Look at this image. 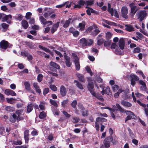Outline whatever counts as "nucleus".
<instances>
[{
  "instance_id": "603ef678",
  "label": "nucleus",
  "mask_w": 148,
  "mask_h": 148,
  "mask_svg": "<svg viewBox=\"0 0 148 148\" xmlns=\"http://www.w3.org/2000/svg\"><path fill=\"white\" fill-rule=\"evenodd\" d=\"M13 143L14 145H21L22 144V142L20 140H18L17 141H14Z\"/></svg>"
},
{
  "instance_id": "58836bf2",
  "label": "nucleus",
  "mask_w": 148,
  "mask_h": 148,
  "mask_svg": "<svg viewBox=\"0 0 148 148\" xmlns=\"http://www.w3.org/2000/svg\"><path fill=\"white\" fill-rule=\"evenodd\" d=\"M43 77V76L42 74H39L37 77L38 81L39 82H41L42 81Z\"/></svg>"
},
{
  "instance_id": "4c0bfd02",
  "label": "nucleus",
  "mask_w": 148,
  "mask_h": 148,
  "mask_svg": "<svg viewBox=\"0 0 148 148\" xmlns=\"http://www.w3.org/2000/svg\"><path fill=\"white\" fill-rule=\"evenodd\" d=\"M85 26V23H80L79 24V26L80 28V30L82 31H83L84 30Z\"/></svg>"
},
{
  "instance_id": "13d9d810",
  "label": "nucleus",
  "mask_w": 148,
  "mask_h": 148,
  "mask_svg": "<svg viewBox=\"0 0 148 148\" xmlns=\"http://www.w3.org/2000/svg\"><path fill=\"white\" fill-rule=\"evenodd\" d=\"M62 113L67 118H69L71 116V115L69 114H68L66 111L64 110L62 111Z\"/></svg>"
},
{
  "instance_id": "f704fd0d",
  "label": "nucleus",
  "mask_w": 148,
  "mask_h": 148,
  "mask_svg": "<svg viewBox=\"0 0 148 148\" xmlns=\"http://www.w3.org/2000/svg\"><path fill=\"white\" fill-rule=\"evenodd\" d=\"M127 130L129 132V134L131 138H133L135 137V135L133 133L132 131L129 127H127Z\"/></svg>"
},
{
  "instance_id": "bb28decb",
  "label": "nucleus",
  "mask_w": 148,
  "mask_h": 148,
  "mask_svg": "<svg viewBox=\"0 0 148 148\" xmlns=\"http://www.w3.org/2000/svg\"><path fill=\"white\" fill-rule=\"evenodd\" d=\"M74 82L76 83V86L78 88L81 90L84 89L83 87L82 84L77 80H75Z\"/></svg>"
},
{
  "instance_id": "0e129e2a",
  "label": "nucleus",
  "mask_w": 148,
  "mask_h": 148,
  "mask_svg": "<svg viewBox=\"0 0 148 148\" xmlns=\"http://www.w3.org/2000/svg\"><path fill=\"white\" fill-rule=\"evenodd\" d=\"M28 53V52L26 51H24V52L22 51L21 52V55L22 56L25 57L27 56Z\"/></svg>"
},
{
  "instance_id": "49530a36",
  "label": "nucleus",
  "mask_w": 148,
  "mask_h": 148,
  "mask_svg": "<svg viewBox=\"0 0 148 148\" xmlns=\"http://www.w3.org/2000/svg\"><path fill=\"white\" fill-rule=\"evenodd\" d=\"M49 88L51 90L54 91H56L57 90V87L54 85H50L49 86Z\"/></svg>"
},
{
  "instance_id": "09e8293b",
  "label": "nucleus",
  "mask_w": 148,
  "mask_h": 148,
  "mask_svg": "<svg viewBox=\"0 0 148 148\" xmlns=\"http://www.w3.org/2000/svg\"><path fill=\"white\" fill-rule=\"evenodd\" d=\"M111 44L110 41H106L104 42V47H109Z\"/></svg>"
},
{
  "instance_id": "f03ea898",
  "label": "nucleus",
  "mask_w": 148,
  "mask_h": 148,
  "mask_svg": "<svg viewBox=\"0 0 148 148\" xmlns=\"http://www.w3.org/2000/svg\"><path fill=\"white\" fill-rule=\"evenodd\" d=\"M72 56L74 60V62L75 64L76 69L78 71L80 70V69L79 59L77 54L75 53H73L72 54Z\"/></svg>"
},
{
  "instance_id": "f3484780",
  "label": "nucleus",
  "mask_w": 148,
  "mask_h": 148,
  "mask_svg": "<svg viewBox=\"0 0 148 148\" xmlns=\"http://www.w3.org/2000/svg\"><path fill=\"white\" fill-rule=\"evenodd\" d=\"M80 44L83 47H84L87 46V40L84 38H83L79 40Z\"/></svg>"
},
{
  "instance_id": "680f3d73",
  "label": "nucleus",
  "mask_w": 148,
  "mask_h": 148,
  "mask_svg": "<svg viewBox=\"0 0 148 148\" xmlns=\"http://www.w3.org/2000/svg\"><path fill=\"white\" fill-rule=\"evenodd\" d=\"M32 15V14L30 12H27L26 13L25 17L27 20H28L30 18V16Z\"/></svg>"
},
{
  "instance_id": "338daca9",
  "label": "nucleus",
  "mask_w": 148,
  "mask_h": 148,
  "mask_svg": "<svg viewBox=\"0 0 148 148\" xmlns=\"http://www.w3.org/2000/svg\"><path fill=\"white\" fill-rule=\"evenodd\" d=\"M140 52V48L139 47L135 48L134 49L133 52L134 53H138Z\"/></svg>"
},
{
  "instance_id": "9d476101",
  "label": "nucleus",
  "mask_w": 148,
  "mask_h": 148,
  "mask_svg": "<svg viewBox=\"0 0 148 148\" xmlns=\"http://www.w3.org/2000/svg\"><path fill=\"white\" fill-rule=\"evenodd\" d=\"M111 140L110 136L107 137L104 139L103 141V143L105 147L106 148H108L110 146V143Z\"/></svg>"
},
{
  "instance_id": "0eeeda50",
  "label": "nucleus",
  "mask_w": 148,
  "mask_h": 148,
  "mask_svg": "<svg viewBox=\"0 0 148 148\" xmlns=\"http://www.w3.org/2000/svg\"><path fill=\"white\" fill-rule=\"evenodd\" d=\"M121 12L122 16L123 18L125 19L128 18V17L127 16L128 10L127 7L124 6L122 7L121 9Z\"/></svg>"
},
{
  "instance_id": "37998d69",
  "label": "nucleus",
  "mask_w": 148,
  "mask_h": 148,
  "mask_svg": "<svg viewBox=\"0 0 148 148\" xmlns=\"http://www.w3.org/2000/svg\"><path fill=\"white\" fill-rule=\"evenodd\" d=\"M77 104V101L76 100H73L71 104V106L74 108H75Z\"/></svg>"
},
{
  "instance_id": "393cba45",
  "label": "nucleus",
  "mask_w": 148,
  "mask_h": 148,
  "mask_svg": "<svg viewBox=\"0 0 148 148\" xmlns=\"http://www.w3.org/2000/svg\"><path fill=\"white\" fill-rule=\"evenodd\" d=\"M110 137L111 138V142L113 145H116L117 143L118 138L116 137H113L112 136H110Z\"/></svg>"
},
{
  "instance_id": "39448f33",
  "label": "nucleus",
  "mask_w": 148,
  "mask_h": 148,
  "mask_svg": "<svg viewBox=\"0 0 148 148\" xmlns=\"http://www.w3.org/2000/svg\"><path fill=\"white\" fill-rule=\"evenodd\" d=\"M87 88L88 90L90 91L91 94L93 96H95V92L94 90V85L92 82L88 83Z\"/></svg>"
},
{
  "instance_id": "f257e3e1",
  "label": "nucleus",
  "mask_w": 148,
  "mask_h": 148,
  "mask_svg": "<svg viewBox=\"0 0 148 148\" xmlns=\"http://www.w3.org/2000/svg\"><path fill=\"white\" fill-rule=\"evenodd\" d=\"M147 15L146 12L145 10L138 11L136 14V16L138 17V18L139 19L140 22L142 21Z\"/></svg>"
},
{
  "instance_id": "e433bc0d",
  "label": "nucleus",
  "mask_w": 148,
  "mask_h": 148,
  "mask_svg": "<svg viewBox=\"0 0 148 148\" xmlns=\"http://www.w3.org/2000/svg\"><path fill=\"white\" fill-rule=\"evenodd\" d=\"M81 113L82 115L83 116H87L89 114L87 110H82Z\"/></svg>"
},
{
  "instance_id": "a19ab883",
  "label": "nucleus",
  "mask_w": 148,
  "mask_h": 148,
  "mask_svg": "<svg viewBox=\"0 0 148 148\" xmlns=\"http://www.w3.org/2000/svg\"><path fill=\"white\" fill-rule=\"evenodd\" d=\"M104 40L102 38L99 39L97 41V44L100 46L102 45L104 43Z\"/></svg>"
},
{
  "instance_id": "dca6fc26",
  "label": "nucleus",
  "mask_w": 148,
  "mask_h": 148,
  "mask_svg": "<svg viewBox=\"0 0 148 148\" xmlns=\"http://www.w3.org/2000/svg\"><path fill=\"white\" fill-rule=\"evenodd\" d=\"M130 8V13L131 14V15L132 17H134L136 12L138 10V8H137L136 6H134Z\"/></svg>"
},
{
  "instance_id": "bf43d9fd",
  "label": "nucleus",
  "mask_w": 148,
  "mask_h": 148,
  "mask_svg": "<svg viewBox=\"0 0 148 148\" xmlns=\"http://www.w3.org/2000/svg\"><path fill=\"white\" fill-rule=\"evenodd\" d=\"M86 4L87 5H90L93 4V1H86L85 2Z\"/></svg>"
},
{
  "instance_id": "ddd939ff",
  "label": "nucleus",
  "mask_w": 148,
  "mask_h": 148,
  "mask_svg": "<svg viewBox=\"0 0 148 148\" xmlns=\"http://www.w3.org/2000/svg\"><path fill=\"white\" fill-rule=\"evenodd\" d=\"M139 84L141 85L140 87V89L141 90L145 91L147 89L145 83L142 80H140L138 81Z\"/></svg>"
},
{
  "instance_id": "473e14b6",
  "label": "nucleus",
  "mask_w": 148,
  "mask_h": 148,
  "mask_svg": "<svg viewBox=\"0 0 148 148\" xmlns=\"http://www.w3.org/2000/svg\"><path fill=\"white\" fill-rule=\"evenodd\" d=\"M25 43L26 45L29 47L30 49H32L34 48V45L33 43L32 42H26Z\"/></svg>"
},
{
  "instance_id": "2f4dec72",
  "label": "nucleus",
  "mask_w": 148,
  "mask_h": 148,
  "mask_svg": "<svg viewBox=\"0 0 148 148\" xmlns=\"http://www.w3.org/2000/svg\"><path fill=\"white\" fill-rule=\"evenodd\" d=\"M100 32V30L98 29H95L92 31L91 35L94 36H97Z\"/></svg>"
},
{
  "instance_id": "9b49d317",
  "label": "nucleus",
  "mask_w": 148,
  "mask_h": 148,
  "mask_svg": "<svg viewBox=\"0 0 148 148\" xmlns=\"http://www.w3.org/2000/svg\"><path fill=\"white\" fill-rule=\"evenodd\" d=\"M60 95L62 97H64L66 96L67 93L66 88L63 85H62L60 89Z\"/></svg>"
},
{
  "instance_id": "20e7f679",
  "label": "nucleus",
  "mask_w": 148,
  "mask_h": 148,
  "mask_svg": "<svg viewBox=\"0 0 148 148\" xmlns=\"http://www.w3.org/2000/svg\"><path fill=\"white\" fill-rule=\"evenodd\" d=\"M125 113L127 115L125 120V122L128 120L132 119H134L136 118V116L132 112L127 110L125 111Z\"/></svg>"
},
{
  "instance_id": "c03bdc74",
  "label": "nucleus",
  "mask_w": 148,
  "mask_h": 148,
  "mask_svg": "<svg viewBox=\"0 0 148 148\" xmlns=\"http://www.w3.org/2000/svg\"><path fill=\"white\" fill-rule=\"evenodd\" d=\"M24 85L25 88L27 90H29L30 89V84L27 82H25L24 83Z\"/></svg>"
},
{
  "instance_id": "69168bd1",
  "label": "nucleus",
  "mask_w": 148,
  "mask_h": 148,
  "mask_svg": "<svg viewBox=\"0 0 148 148\" xmlns=\"http://www.w3.org/2000/svg\"><path fill=\"white\" fill-rule=\"evenodd\" d=\"M112 36V34L110 32H108L106 35V38L107 39L110 38Z\"/></svg>"
},
{
  "instance_id": "79ce46f5",
  "label": "nucleus",
  "mask_w": 148,
  "mask_h": 148,
  "mask_svg": "<svg viewBox=\"0 0 148 148\" xmlns=\"http://www.w3.org/2000/svg\"><path fill=\"white\" fill-rule=\"evenodd\" d=\"M1 25L2 27L5 30V31H6L7 30L9 27L8 25L4 23H2Z\"/></svg>"
},
{
  "instance_id": "6e6d98bb",
  "label": "nucleus",
  "mask_w": 148,
  "mask_h": 148,
  "mask_svg": "<svg viewBox=\"0 0 148 148\" xmlns=\"http://www.w3.org/2000/svg\"><path fill=\"white\" fill-rule=\"evenodd\" d=\"M93 40L92 39H89L87 40V46H90L92 44Z\"/></svg>"
},
{
  "instance_id": "f8f14e48",
  "label": "nucleus",
  "mask_w": 148,
  "mask_h": 148,
  "mask_svg": "<svg viewBox=\"0 0 148 148\" xmlns=\"http://www.w3.org/2000/svg\"><path fill=\"white\" fill-rule=\"evenodd\" d=\"M119 45L120 48L121 50H123L124 49L125 40L123 38H120L119 42Z\"/></svg>"
},
{
  "instance_id": "4468645a",
  "label": "nucleus",
  "mask_w": 148,
  "mask_h": 148,
  "mask_svg": "<svg viewBox=\"0 0 148 148\" xmlns=\"http://www.w3.org/2000/svg\"><path fill=\"white\" fill-rule=\"evenodd\" d=\"M5 94L7 95H11L12 96H15L16 95V94L15 92L13 90L9 89H6L5 90Z\"/></svg>"
},
{
  "instance_id": "052dcab7",
  "label": "nucleus",
  "mask_w": 148,
  "mask_h": 148,
  "mask_svg": "<svg viewBox=\"0 0 148 148\" xmlns=\"http://www.w3.org/2000/svg\"><path fill=\"white\" fill-rule=\"evenodd\" d=\"M95 97H96L98 99H99L100 101H104V99L101 96L99 95H96L95 94V96H94Z\"/></svg>"
},
{
  "instance_id": "c756f323",
  "label": "nucleus",
  "mask_w": 148,
  "mask_h": 148,
  "mask_svg": "<svg viewBox=\"0 0 148 148\" xmlns=\"http://www.w3.org/2000/svg\"><path fill=\"white\" fill-rule=\"evenodd\" d=\"M69 102V100L68 99H66L64 100L61 102L62 107L64 108H65L66 107V105Z\"/></svg>"
},
{
  "instance_id": "6e6552de",
  "label": "nucleus",
  "mask_w": 148,
  "mask_h": 148,
  "mask_svg": "<svg viewBox=\"0 0 148 148\" xmlns=\"http://www.w3.org/2000/svg\"><path fill=\"white\" fill-rule=\"evenodd\" d=\"M10 43L8 41L3 40L0 42V48L5 50L8 47Z\"/></svg>"
},
{
  "instance_id": "e2e57ef3",
  "label": "nucleus",
  "mask_w": 148,
  "mask_h": 148,
  "mask_svg": "<svg viewBox=\"0 0 148 148\" xmlns=\"http://www.w3.org/2000/svg\"><path fill=\"white\" fill-rule=\"evenodd\" d=\"M32 29H35L36 30H38L40 29V27L39 25H34L32 26Z\"/></svg>"
},
{
  "instance_id": "5701e85b",
  "label": "nucleus",
  "mask_w": 148,
  "mask_h": 148,
  "mask_svg": "<svg viewBox=\"0 0 148 148\" xmlns=\"http://www.w3.org/2000/svg\"><path fill=\"white\" fill-rule=\"evenodd\" d=\"M33 105L32 103L29 104L26 107L27 113H29L33 110Z\"/></svg>"
},
{
  "instance_id": "cd10ccee",
  "label": "nucleus",
  "mask_w": 148,
  "mask_h": 148,
  "mask_svg": "<svg viewBox=\"0 0 148 148\" xmlns=\"http://www.w3.org/2000/svg\"><path fill=\"white\" fill-rule=\"evenodd\" d=\"M47 116L46 113L44 111H42L39 115V117L40 119H43L46 117Z\"/></svg>"
},
{
  "instance_id": "ea45409f",
  "label": "nucleus",
  "mask_w": 148,
  "mask_h": 148,
  "mask_svg": "<svg viewBox=\"0 0 148 148\" xmlns=\"http://www.w3.org/2000/svg\"><path fill=\"white\" fill-rule=\"evenodd\" d=\"M73 122L75 123L79 122L80 120L79 118L78 117H74L73 118Z\"/></svg>"
},
{
  "instance_id": "8fccbe9b",
  "label": "nucleus",
  "mask_w": 148,
  "mask_h": 148,
  "mask_svg": "<svg viewBox=\"0 0 148 148\" xmlns=\"http://www.w3.org/2000/svg\"><path fill=\"white\" fill-rule=\"evenodd\" d=\"M9 17L10 19L12 18V16L11 15H5L3 18V21H7Z\"/></svg>"
},
{
  "instance_id": "6ab92c4d",
  "label": "nucleus",
  "mask_w": 148,
  "mask_h": 148,
  "mask_svg": "<svg viewBox=\"0 0 148 148\" xmlns=\"http://www.w3.org/2000/svg\"><path fill=\"white\" fill-rule=\"evenodd\" d=\"M121 104L127 107H131L132 106V104L124 100H122L121 102Z\"/></svg>"
},
{
  "instance_id": "c85d7f7f",
  "label": "nucleus",
  "mask_w": 148,
  "mask_h": 148,
  "mask_svg": "<svg viewBox=\"0 0 148 148\" xmlns=\"http://www.w3.org/2000/svg\"><path fill=\"white\" fill-rule=\"evenodd\" d=\"M105 90L106 92V94L109 95L110 97L112 96V93L110 91V88L108 86H107L106 87V89Z\"/></svg>"
},
{
  "instance_id": "2eb2a0df",
  "label": "nucleus",
  "mask_w": 148,
  "mask_h": 148,
  "mask_svg": "<svg viewBox=\"0 0 148 148\" xmlns=\"http://www.w3.org/2000/svg\"><path fill=\"white\" fill-rule=\"evenodd\" d=\"M29 130H26L24 132V138L25 143H27L28 142L29 138Z\"/></svg>"
},
{
  "instance_id": "de8ad7c7",
  "label": "nucleus",
  "mask_w": 148,
  "mask_h": 148,
  "mask_svg": "<svg viewBox=\"0 0 148 148\" xmlns=\"http://www.w3.org/2000/svg\"><path fill=\"white\" fill-rule=\"evenodd\" d=\"M86 71L88 73H89L91 75H92V72L90 67L89 66H86Z\"/></svg>"
},
{
  "instance_id": "7c9ffc66",
  "label": "nucleus",
  "mask_w": 148,
  "mask_h": 148,
  "mask_svg": "<svg viewBox=\"0 0 148 148\" xmlns=\"http://www.w3.org/2000/svg\"><path fill=\"white\" fill-rule=\"evenodd\" d=\"M96 121L97 122H105L107 121V119L102 117H97L96 119Z\"/></svg>"
},
{
  "instance_id": "a18cd8bd",
  "label": "nucleus",
  "mask_w": 148,
  "mask_h": 148,
  "mask_svg": "<svg viewBox=\"0 0 148 148\" xmlns=\"http://www.w3.org/2000/svg\"><path fill=\"white\" fill-rule=\"evenodd\" d=\"M50 102L51 105L54 106L55 107L58 106V105L56 101L53 100L52 99H50Z\"/></svg>"
},
{
  "instance_id": "a878e982",
  "label": "nucleus",
  "mask_w": 148,
  "mask_h": 148,
  "mask_svg": "<svg viewBox=\"0 0 148 148\" xmlns=\"http://www.w3.org/2000/svg\"><path fill=\"white\" fill-rule=\"evenodd\" d=\"M116 106L117 108V111H119L121 113L124 112V110L123 108H122L119 104L116 103Z\"/></svg>"
},
{
  "instance_id": "412c9836",
  "label": "nucleus",
  "mask_w": 148,
  "mask_h": 148,
  "mask_svg": "<svg viewBox=\"0 0 148 148\" xmlns=\"http://www.w3.org/2000/svg\"><path fill=\"white\" fill-rule=\"evenodd\" d=\"M77 76L78 78L79 81L82 82H84L85 79L84 78V76L82 74L78 73L77 74Z\"/></svg>"
},
{
  "instance_id": "4be33fe9",
  "label": "nucleus",
  "mask_w": 148,
  "mask_h": 148,
  "mask_svg": "<svg viewBox=\"0 0 148 148\" xmlns=\"http://www.w3.org/2000/svg\"><path fill=\"white\" fill-rule=\"evenodd\" d=\"M21 25L25 29H27L29 26L28 23L25 20H23L22 21Z\"/></svg>"
},
{
  "instance_id": "1a4fd4ad",
  "label": "nucleus",
  "mask_w": 148,
  "mask_h": 148,
  "mask_svg": "<svg viewBox=\"0 0 148 148\" xmlns=\"http://www.w3.org/2000/svg\"><path fill=\"white\" fill-rule=\"evenodd\" d=\"M65 62L66 66L68 67H70L72 64V62L71 61V59L70 57L66 54L64 55Z\"/></svg>"
},
{
  "instance_id": "b1692460",
  "label": "nucleus",
  "mask_w": 148,
  "mask_h": 148,
  "mask_svg": "<svg viewBox=\"0 0 148 148\" xmlns=\"http://www.w3.org/2000/svg\"><path fill=\"white\" fill-rule=\"evenodd\" d=\"M72 18H69L67 20H66L65 22L63 25V27L64 28H67L69 27L71 23V21L72 20Z\"/></svg>"
},
{
  "instance_id": "a211bd4d",
  "label": "nucleus",
  "mask_w": 148,
  "mask_h": 148,
  "mask_svg": "<svg viewBox=\"0 0 148 148\" xmlns=\"http://www.w3.org/2000/svg\"><path fill=\"white\" fill-rule=\"evenodd\" d=\"M38 47L40 49L43 50L46 52L49 53L51 55L53 56V53L47 48L44 47L42 46L41 45H39L38 46Z\"/></svg>"
},
{
  "instance_id": "aec40b11",
  "label": "nucleus",
  "mask_w": 148,
  "mask_h": 148,
  "mask_svg": "<svg viewBox=\"0 0 148 148\" xmlns=\"http://www.w3.org/2000/svg\"><path fill=\"white\" fill-rule=\"evenodd\" d=\"M126 27L125 29L127 31L131 32L134 31V28L132 25H129L127 24L125 25Z\"/></svg>"
},
{
  "instance_id": "3c124183",
  "label": "nucleus",
  "mask_w": 148,
  "mask_h": 148,
  "mask_svg": "<svg viewBox=\"0 0 148 148\" xmlns=\"http://www.w3.org/2000/svg\"><path fill=\"white\" fill-rule=\"evenodd\" d=\"M79 108L82 110H85V108L83 104L81 103H79L77 104Z\"/></svg>"
},
{
  "instance_id": "c9c22d12",
  "label": "nucleus",
  "mask_w": 148,
  "mask_h": 148,
  "mask_svg": "<svg viewBox=\"0 0 148 148\" xmlns=\"http://www.w3.org/2000/svg\"><path fill=\"white\" fill-rule=\"evenodd\" d=\"M5 110L9 112H12L14 110V108L12 107L7 106L5 108Z\"/></svg>"
},
{
  "instance_id": "7ed1b4c3",
  "label": "nucleus",
  "mask_w": 148,
  "mask_h": 148,
  "mask_svg": "<svg viewBox=\"0 0 148 148\" xmlns=\"http://www.w3.org/2000/svg\"><path fill=\"white\" fill-rule=\"evenodd\" d=\"M50 69L51 71L54 72H56L58 69H60V66L56 63L51 61L49 62Z\"/></svg>"
},
{
  "instance_id": "5fc2aeb1",
  "label": "nucleus",
  "mask_w": 148,
  "mask_h": 148,
  "mask_svg": "<svg viewBox=\"0 0 148 148\" xmlns=\"http://www.w3.org/2000/svg\"><path fill=\"white\" fill-rule=\"evenodd\" d=\"M49 91V89L48 88H45L43 91V94L45 96Z\"/></svg>"
},
{
  "instance_id": "423d86ee",
  "label": "nucleus",
  "mask_w": 148,
  "mask_h": 148,
  "mask_svg": "<svg viewBox=\"0 0 148 148\" xmlns=\"http://www.w3.org/2000/svg\"><path fill=\"white\" fill-rule=\"evenodd\" d=\"M130 79L131 84L133 86L136 84V82L139 81V77L135 75L131 74L130 75Z\"/></svg>"
},
{
  "instance_id": "72a5a7b5",
  "label": "nucleus",
  "mask_w": 148,
  "mask_h": 148,
  "mask_svg": "<svg viewBox=\"0 0 148 148\" xmlns=\"http://www.w3.org/2000/svg\"><path fill=\"white\" fill-rule=\"evenodd\" d=\"M39 19L40 21L44 25H46L47 20L43 16H40L39 17Z\"/></svg>"
},
{
  "instance_id": "774afa93",
  "label": "nucleus",
  "mask_w": 148,
  "mask_h": 148,
  "mask_svg": "<svg viewBox=\"0 0 148 148\" xmlns=\"http://www.w3.org/2000/svg\"><path fill=\"white\" fill-rule=\"evenodd\" d=\"M118 46L116 43H112L111 45L110 48L111 49H114L118 47Z\"/></svg>"
},
{
  "instance_id": "864d4df0",
  "label": "nucleus",
  "mask_w": 148,
  "mask_h": 148,
  "mask_svg": "<svg viewBox=\"0 0 148 148\" xmlns=\"http://www.w3.org/2000/svg\"><path fill=\"white\" fill-rule=\"evenodd\" d=\"M51 14V13L50 12H45L44 14L45 17L46 18H48Z\"/></svg>"
},
{
  "instance_id": "4d7b16f0",
  "label": "nucleus",
  "mask_w": 148,
  "mask_h": 148,
  "mask_svg": "<svg viewBox=\"0 0 148 148\" xmlns=\"http://www.w3.org/2000/svg\"><path fill=\"white\" fill-rule=\"evenodd\" d=\"M23 110L22 109H20L17 110L15 112V114L17 115H21L23 113Z\"/></svg>"
}]
</instances>
